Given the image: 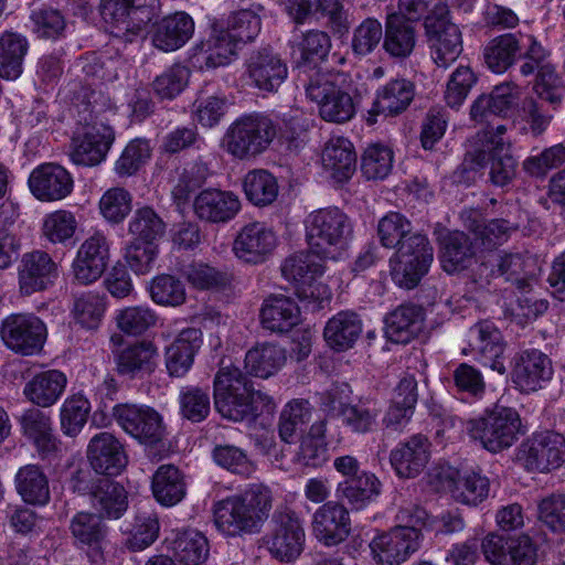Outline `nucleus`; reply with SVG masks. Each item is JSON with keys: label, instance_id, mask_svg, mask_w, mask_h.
I'll list each match as a JSON object with an SVG mask.
<instances>
[{"label": "nucleus", "instance_id": "1", "mask_svg": "<svg viewBox=\"0 0 565 565\" xmlns=\"http://www.w3.org/2000/svg\"><path fill=\"white\" fill-rule=\"evenodd\" d=\"M214 407L222 417L233 420H254L274 408L266 393L255 390L252 380L239 367L222 365L213 381Z\"/></svg>", "mask_w": 565, "mask_h": 565}, {"label": "nucleus", "instance_id": "2", "mask_svg": "<svg viewBox=\"0 0 565 565\" xmlns=\"http://www.w3.org/2000/svg\"><path fill=\"white\" fill-rule=\"evenodd\" d=\"M271 505L270 489L263 483H254L214 504V524L221 533L230 537L254 534L259 532L268 519Z\"/></svg>", "mask_w": 565, "mask_h": 565}, {"label": "nucleus", "instance_id": "3", "mask_svg": "<svg viewBox=\"0 0 565 565\" xmlns=\"http://www.w3.org/2000/svg\"><path fill=\"white\" fill-rule=\"evenodd\" d=\"M427 518L426 510L417 505L399 509L397 519L405 524L394 526L371 541L374 561L382 565L406 562L420 546L422 532L418 526L425 525Z\"/></svg>", "mask_w": 565, "mask_h": 565}, {"label": "nucleus", "instance_id": "4", "mask_svg": "<svg viewBox=\"0 0 565 565\" xmlns=\"http://www.w3.org/2000/svg\"><path fill=\"white\" fill-rule=\"evenodd\" d=\"M352 233L350 217L338 207L316 210L306 220L309 248L320 259H335Z\"/></svg>", "mask_w": 565, "mask_h": 565}, {"label": "nucleus", "instance_id": "5", "mask_svg": "<svg viewBox=\"0 0 565 565\" xmlns=\"http://www.w3.org/2000/svg\"><path fill=\"white\" fill-rule=\"evenodd\" d=\"M276 134V126L268 117L258 114L246 115L228 126L222 139V147L238 160H252L269 148Z\"/></svg>", "mask_w": 565, "mask_h": 565}, {"label": "nucleus", "instance_id": "6", "mask_svg": "<svg viewBox=\"0 0 565 565\" xmlns=\"http://www.w3.org/2000/svg\"><path fill=\"white\" fill-rule=\"evenodd\" d=\"M521 418L511 407L495 405L482 416L470 419L467 424L469 436L492 454L512 447L519 437Z\"/></svg>", "mask_w": 565, "mask_h": 565}, {"label": "nucleus", "instance_id": "7", "mask_svg": "<svg viewBox=\"0 0 565 565\" xmlns=\"http://www.w3.org/2000/svg\"><path fill=\"white\" fill-rule=\"evenodd\" d=\"M396 248L390 259L392 278L399 287L413 289L427 274L434 249L428 238L419 233H411Z\"/></svg>", "mask_w": 565, "mask_h": 565}, {"label": "nucleus", "instance_id": "8", "mask_svg": "<svg viewBox=\"0 0 565 565\" xmlns=\"http://www.w3.org/2000/svg\"><path fill=\"white\" fill-rule=\"evenodd\" d=\"M425 35L434 62L447 68L462 52L461 32L449 19L448 6L437 2L424 20Z\"/></svg>", "mask_w": 565, "mask_h": 565}, {"label": "nucleus", "instance_id": "9", "mask_svg": "<svg viewBox=\"0 0 565 565\" xmlns=\"http://www.w3.org/2000/svg\"><path fill=\"white\" fill-rule=\"evenodd\" d=\"M305 89L307 96L319 105L323 120L343 124L355 115L353 97L334 83L331 74L315 72L305 84Z\"/></svg>", "mask_w": 565, "mask_h": 565}, {"label": "nucleus", "instance_id": "10", "mask_svg": "<svg viewBox=\"0 0 565 565\" xmlns=\"http://www.w3.org/2000/svg\"><path fill=\"white\" fill-rule=\"evenodd\" d=\"M275 527L266 543L273 557L280 562H292L302 552L305 530L297 513L287 505L277 508L273 515Z\"/></svg>", "mask_w": 565, "mask_h": 565}, {"label": "nucleus", "instance_id": "11", "mask_svg": "<svg viewBox=\"0 0 565 565\" xmlns=\"http://www.w3.org/2000/svg\"><path fill=\"white\" fill-rule=\"evenodd\" d=\"M113 417L125 433L141 444L153 446L164 436L162 416L148 405L117 404L113 407Z\"/></svg>", "mask_w": 565, "mask_h": 565}, {"label": "nucleus", "instance_id": "12", "mask_svg": "<svg viewBox=\"0 0 565 565\" xmlns=\"http://www.w3.org/2000/svg\"><path fill=\"white\" fill-rule=\"evenodd\" d=\"M527 471L548 472L565 462V437L555 431L534 435L519 451Z\"/></svg>", "mask_w": 565, "mask_h": 565}, {"label": "nucleus", "instance_id": "13", "mask_svg": "<svg viewBox=\"0 0 565 565\" xmlns=\"http://www.w3.org/2000/svg\"><path fill=\"white\" fill-rule=\"evenodd\" d=\"M0 333L9 349L30 355L42 349L46 339V327L34 315L19 313L3 320Z\"/></svg>", "mask_w": 565, "mask_h": 565}, {"label": "nucleus", "instance_id": "14", "mask_svg": "<svg viewBox=\"0 0 565 565\" xmlns=\"http://www.w3.org/2000/svg\"><path fill=\"white\" fill-rule=\"evenodd\" d=\"M250 84L265 93H275L288 76L287 64L269 47L253 51L245 61Z\"/></svg>", "mask_w": 565, "mask_h": 565}, {"label": "nucleus", "instance_id": "15", "mask_svg": "<svg viewBox=\"0 0 565 565\" xmlns=\"http://www.w3.org/2000/svg\"><path fill=\"white\" fill-rule=\"evenodd\" d=\"M114 140V129L102 121H95L82 135L72 139L71 159L78 166H98L106 159Z\"/></svg>", "mask_w": 565, "mask_h": 565}, {"label": "nucleus", "instance_id": "16", "mask_svg": "<svg viewBox=\"0 0 565 565\" xmlns=\"http://www.w3.org/2000/svg\"><path fill=\"white\" fill-rule=\"evenodd\" d=\"M211 29L209 39L195 46L194 55L201 67L207 70L228 65L236 58L241 46L232 33L225 30L223 21H213Z\"/></svg>", "mask_w": 565, "mask_h": 565}, {"label": "nucleus", "instance_id": "17", "mask_svg": "<svg viewBox=\"0 0 565 565\" xmlns=\"http://www.w3.org/2000/svg\"><path fill=\"white\" fill-rule=\"evenodd\" d=\"M109 246L105 235L95 233L86 238L77 250L72 269L74 279L89 285L99 279L107 267Z\"/></svg>", "mask_w": 565, "mask_h": 565}, {"label": "nucleus", "instance_id": "18", "mask_svg": "<svg viewBox=\"0 0 565 565\" xmlns=\"http://www.w3.org/2000/svg\"><path fill=\"white\" fill-rule=\"evenodd\" d=\"M277 237L264 223L245 225L236 235L233 250L237 258L249 264L263 263L274 250Z\"/></svg>", "mask_w": 565, "mask_h": 565}, {"label": "nucleus", "instance_id": "19", "mask_svg": "<svg viewBox=\"0 0 565 565\" xmlns=\"http://www.w3.org/2000/svg\"><path fill=\"white\" fill-rule=\"evenodd\" d=\"M350 531L349 511L340 502L329 501L313 513L312 532L324 545L331 546L343 542Z\"/></svg>", "mask_w": 565, "mask_h": 565}, {"label": "nucleus", "instance_id": "20", "mask_svg": "<svg viewBox=\"0 0 565 565\" xmlns=\"http://www.w3.org/2000/svg\"><path fill=\"white\" fill-rule=\"evenodd\" d=\"M437 477L444 490L449 491L452 498L467 505H478L488 498L490 491L489 479L476 473L460 472L451 467L443 468Z\"/></svg>", "mask_w": 565, "mask_h": 565}, {"label": "nucleus", "instance_id": "21", "mask_svg": "<svg viewBox=\"0 0 565 565\" xmlns=\"http://www.w3.org/2000/svg\"><path fill=\"white\" fill-rule=\"evenodd\" d=\"M87 458L93 470L99 475H118L127 465L124 445L108 431L96 434L90 439Z\"/></svg>", "mask_w": 565, "mask_h": 565}, {"label": "nucleus", "instance_id": "22", "mask_svg": "<svg viewBox=\"0 0 565 565\" xmlns=\"http://www.w3.org/2000/svg\"><path fill=\"white\" fill-rule=\"evenodd\" d=\"M32 194L43 202L66 198L73 189L68 171L55 163H46L34 169L29 178Z\"/></svg>", "mask_w": 565, "mask_h": 565}, {"label": "nucleus", "instance_id": "23", "mask_svg": "<svg viewBox=\"0 0 565 565\" xmlns=\"http://www.w3.org/2000/svg\"><path fill=\"white\" fill-rule=\"evenodd\" d=\"M553 374L547 355L539 350H525L515 358L512 380L525 393L535 392L550 381Z\"/></svg>", "mask_w": 565, "mask_h": 565}, {"label": "nucleus", "instance_id": "24", "mask_svg": "<svg viewBox=\"0 0 565 565\" xmlns=\"http://www.w3.org/2000/svg\"><path fill=\"white\" fill-rule=\"evenodd\" d=\"M415 96V85L406 78H395L382 86L369 110L367 122H376L377 115L397 116L405 111Z\"/></svg>", "mask_w": 565, "mask_h": 565}, {"label": "nucleus", "instance_id": "25", "mask_svg": "<svg viewBox=\"0 0 565 565\" xmlns=\"http://www.w3.org/2000/svg\"><path fill=\"white\" fill-rule=\"evenodd\" d=\"M195 215L210 223H226L241 210V201L231 191L206 189L201 191L193 203Z\"/></svg>", "mask_w": 565, "mask_h": 565}, {"label": "nucleus", "instance_id": "26", "mask_svg": "<svg viewBox=\"0 0 565 565\" xmlns=\"http://www.w3.org/2000/svg\"><path fill=\"white\" fill-rule=\"evenodd\" d=\"M430 443L422 434L412 436L391 451L390 461L401 478H415L429 460Z\"/></svg>", "mask_w": 565, "mask_h": 565}, {"label": "nucleus", "instance_id": "27", "mask_svg": "<svg viewBox=\"0 0 565 565\" xmlns=\"http://www.w3.org/2000/svg\"><path fill=\"white\" fill-rule=\"evenodd\" d=\"M470 333L471 345L479 352L481 363L499 374H504V343L499 329L490 321H481L470 329Z\"/></svg>", "mask_w": 565, "mask_h": 565}, {"label": "nucleus", "instance_id": "28", "mask_svg": "<svg viewBox=\"0 0 565 565\" xmlns=\"http://www.w3.org/2000/svg\"><path fill=\"white\" fill-rule=\"evenodd\" d=\"M56 265L51 256L41 250H34L23 256L19 270L20 289L25 295L44 290L55 276Z\"/></svg>", "mask_w": 565, "mask_h": 565}, {"label": "nucleus", "instance_id": "29", "mask_svg": "<svg viewBox=\"0 0 565 565\" xmlns=\"http://www.w3.org/2000/svg\"><path fill=\"white\" fill-rule=\"evenodd\" d=\"M281 3L298 23L310 13L312 7H316L328 18V24L333 33L343 35L350 29L349 13L341 0H281Z\"/></svg>", "mask_w": 565, "mask_h": 565}, {"label": "nucleus", "instance_id": "30", "mask_svg": "<svg viewBox=\"0 0 565 565\" xmlns=\"http://www.w3.org/2000/svg\"><path fill=\"white\" fill-rule=\"evenodd\" d=\"M519 97V89L512 83H502L493 87L491 93L478 96L470 107L471 120L482 124L492 117L504 115Z\"/></svg>", "mask_w": 565, "mask_h": 565}, {"label": "nucleus", "instance_id": "31", "mask_svg": "<svg viewBox=\"0 0 565 565\" xmlns=\"http://www.w3.org/2000/svg\"><path fill=\"white\" fill-rule=\"evenodd\" d=\"M89 502L94 512L102 519L118 520L128 509V493L119 482L100 478Z\"/></svg>", "mask_w": 565, "mask_h": 565}, {"label": "nucleus", "instance_id": "32", "mask_svg": "<svg viewBox=\"0 0 565 565\" xmlns=\"http://www.w3.org/2000/svg\"><path fill=\"white\" fill-rule=\"evenodd\" d=\"M193 32L194 22L192 18L184 12H178L163 18L156 24L152 43L164 52L175 51L189 41Z\"/></svg>", "mask_w": 565, "mask_h": 565}, {"label": "nucleus", "instance_id": "33", "mask_svg": "<svg viewBox=\"0 0 565 565\" xmlns=\"http://www.w3.org/2000/svg\"><path fill=\"white\" fill-rule=\"evenodd\" d=\"M70 531L76 545L100 553L108 537V526L95 512H77L70 521Z\"/></svg>", "mask_w": 565, "mask_h": 565}, {"label": "nucleus", "instance_id": "34", "mask_svg": "<svg viewBox=\"0 0 565 565\" xmlns=\"http://www.w3.org/2000/svg\"><path fill=\"white\" fill-rule=\"evenodd\" d=\"M494 266L499 276L511 281L518 289L525 291L535 280L539 266L536 259L527 254L503 253L494 256Z\"/></svg>", "mask_w": 565, "mask_h": 565}, {"label": "nucleus", "instance_id": "35", "mask_svg": "<svg viewBox=\"0 0 565 565\" xmlns=\"http://www.w3.org/2000/svg\"><path fill=\"white\" fill-rule=\"evenodd\" d=\"M440 263L445 271L454 274L468 268L476 249L471 238L463 232H447L440 236Z\"/></svg>", "mask_w": 565, "mask_h": 565}, {"label": "nucleus", "instance_id": "36", "mask_svg": "<svg viewBox=\"0 0 565 565\" xmlns=\"http://www.w3.org/2000/svg\"><path fill=\"white\" fill-rule=\"evenodd\" d=\"M422 308L415 305H401L385 317V334L391 342L408 343L423 328Z\"/></svg>", "mask_w": 565, "mask_h": 565}, {"label": "nucleus", "instance_id": "37", "mask_svg": "<svg viewBox=\"0 0 565 565\" xmlns=\"http://www.w3.org/2000/svg\"><path fill=\"white\" fill-rule=\"evenodd\" d=\"M262 324L273 332H288L300 320L296 301L284 295L269 296L260 311Z\"/></svg>", "mask_w": 565, "mask_h": 565}, {"label": "nucleus", "instance_id": "38", "mask_svg": "<svg viewBox=\"0 0 565 565\" xmlns=\"http://www.w3.org/2000/svg\"><path fill=\"white\" fill-rule=\"evenodd\" d=\"M201 335L198 329H185L167 348L166 366L171 376H183L190 370L202 343Z\"/></svg>", "mask_w": 565, "mask_h": 565}, {"label": "nucleus", "instance_id": "39", "mask_svg": "<svg viewBox=\"0 0 565 565\" xmlns=\"http://www.w3.org/2000/svg\"><path fill=\"white\" fill-rule=\"evenodd\" d=\"M383 39V47L391 56L407 57L416 44L415 26L403 14L390 13L386 17Z\"/></svg>", "mask_w": 565, "mask_h": 565}, {"label": "nucleus", "instance_id": "40", "mask_svg": "<svg viewBox=\"0 0 565 565\" xmlns=\"http://www.w3.org/2000/svg\"><path fill=\"white\" fill-rule=\"evenodd\" d=\"M157 349L149 341L136 342L116 354L117 372L128 377H142L156 366Z\"/></svg>", "mask_w": 565, "mask_h": 565}, {"label": "nucleus", "instance_id": "41", "mask_svg": "<svg viewBox=\"0 0 565 565\" xmlns=\"http://www.w3.org/2000/svg\"><path fill=\"white\" fill-rule=\"evenodd\" d=\"M322 164L338 182L349 180L356 168L352 143L342 137L330 139L321 154Z\"/></svg>", "mask_w": 565, "mask_h": 565}, {"label": "nucleus", "instance_id": "42", "mask_svg": "<svg viewBox=\"0 0 565 565\" xmlns=\"http://www.w3.org/2000/svg\"><path fill=\"white\" fill-rule=\"evenodd\" d=\"M29 51L28 39L17 32L6 31L0 35V77L15 81L23 73V63Z\"/></svg>", "mask_w": 565, "mask_h": 565}, {"label": "nucleus", "instance_id": "43", "mask_svg": "<svg viewBox=\"0 0 565 565\" xmlns=\"http://www.w3.org/2000/svg\"><path fill=\"white\" fill-rule=\"evenodd\" d=\"M66 383L67 379L61 371L41 372L26 383L24 394L34 405L50 407L58 401Z\"/></svg>", "mask_w": 565, "mask_h": 565}, {"label": "nucleus", "instance_id": "44", "mask_svg": "<svg viewBox=\"0 0 565 565\" xmlns=\"http://www.w3.org/2000/svg\"><path fill=\"white\" fill-rule=\"evenodd\" d=\"M151 489L154 499L164 507L178 504L186 493L184 477L173 465H162L157 469Z\"/></svg>", "mask_w": 565, "mask_h": 565}, {"label": "nucleus", "instance_id": "45", "mask_svg": "<svg viewBox=\"0 0 565 565\" xmlns=\"http://www.w3.org/2000/svg\"><path fill=\"white\" fill-rule=\"evenodd\" d=\"M14 483L24 502L44 505L50 501L49 479L40 466L29 463L19 468Z\"/></svg>", "mask_w": 565, "mask_h": 565}, {"label": "nucleus", "instance_id": "46", "mask_svg": "<svg viewBox=\"0 0 565 565\" xmlns=\"http://www.w3.org/2000/svg\"><path fill=\"white\" fill-rule=\"evenodd\" d=\"M381 482L375 475L363 472L354 478L344 479L337 486V497L352 509L360 510L380 494Z\"/></svg>", "mask_w": 565, "mask_h": 565}, {"label": "nucleus", "instance_id": "47", "mask_svg": "<svg viewBox=\"0 0 565 565\" xmlns=\"http://www.w3.org/2000/svg\"><path fill=\"white\" fill-rule=\"evenodd\" d=\"M100 13L103 19L113 23L126 41L131 42L135 36L143 33L147 25H138L135 17L132 0H102Z\"/></svg>", "mask_w": 565, "mask_h": 565}, {"label": "nucleus", "instance_id": "48", "mask_svg": "<svg viewBox=\"0 0 565 565\" xmlns=\"http://www.w3.org/2000/svg\"><path fill=\"white\" fill-rule=\"evenodd\" d=\"M362 332V322L356 313L342 311L332 317L323 331L327 343L337 351L351 348Z\"/></svg>", "mask_w": 565, "mask_h": 565}, {"label": "nucleus", "instance_id": "49", "mask_svg": "<svg viewBox=\"0 0 565 565\" xmlns=\"http://www.w3.org/2000/svg\"><path fill=\"white\" fill-rule=\"evenodd\" d=\"M339 414L342 424L351 433L364 435L377 429L381 408L376 402L359 401L354 404H342Z\"/></svg>", "mask_w": 565, "mask_h": 565}, {"label": "nucleus", "instance_id": "50", "mask_svg": "<svg viewBox=\"0 0 565 565\" xmlns=\"http://www.w3.org/2000/svg\"><path fill=\"white\" fill-rule=\"evenodd\" d=\"M285 362L286 351L275 343L257 344L245 355V367L248 373L262 379L274 375Z\"/></svg>", "mask_w": 565, "mask_h": 565}, {"label": "nucleus", "instance_id": "51", "mask_svg": "<svg viewBox=\"0 0 565 565\" xmlns=\"http://www.w3.org/2000/svg\"><path fill=\"white\" fill-rule=\"evenodd\" d=\"M20 424L23 434L33 440L41 454H50L56 450L52 423L45 413L38 408H30L21 415Z\"/></svg>", "mask_w": 565, "mask_h": 565}, {"label": "nucleus", "instance_id": "52", "mask_svg": "<svg viewBox=\"0 0 565 565\" xmlns=\"http://www.w3.org/2000/svg\"><path fill=\"white\" fill-rule=\"evenodd\" d=\"M174 557L184 565H200L209 556L207 539L195 530L178 532L171 542Z\"/></svg>", "mask_w": 565, "mask_h": 565}, {"label": "nucleus", "instance_id": "53", "mask_svg": "<svg viewBox=\"0 0 565 565\" xmlns=\"http://www.w3.org/2000/svg\"><path fill=\"white\" fill-rule=\"evenodd\" d=\"M521 42L513 33L492 39L484 47V62L494 73L505 72L521 51Z\"/></svg>", "mask_w": 565, "mask_h": 565}, {"label": "nucleus", "instance_id": "54", "mask_svg": "<svg viewBox=\"0 0 565 565\" xmlns=\"http://www.w3.org/2000/svg\"><path fill=\"white\" fill-rule=\"evenodd\" d=\"M243 188L247 200L257 206H267L275 202L279 189L276 178L262 169L248 172Z\"/></svg>", "mask_w": 565, "mask_h": 565}, {"label": "nucleus", "instance_id": "55", "mask_svg": "<svg viewBox=\"0 0 565 565\" xmlns=\"http://www.w3.org/2000/svg\"><path fill=\"white\" fill-rule=\"evenodd\" d=\"M297 65L316 60H324L331 49L329 35L319 30H310L295 39L291 45Z\"/></svg>", "mask_w": 565, "mask_h": 565}, {"label": "nucleus", "instance_id": "56", "mask_svg": "<svg viewBox=\"0 0 565 565\" xmlns=\"http://www.w3.org/2000/svg\"><path fill=\"white\" fill-rule=\"evenodd\" d=\"M311 418V408L308 401L295 399L288 403L282 409L278 433L282 441L291 444L296 440L298 433L303 429Z\"/></svg>", "mask_w": 565, "mask_h": 565}, {"label": "nucleus", "instance_id": "57", "mask_svg": "<svg viewBox=\"0 0 565 565\" xmlns=\"http://www.w3.org/2000/svg\"><path fill=\"white\" fill-rule=\"evenodd\" d=\"M315 256L311 250L290 255L281 265L282 276L295 284H310L323 274V266L316 262Z\"/></svg>", "mask_w": 565, "mask_h": 565}, {"label": "nucleus", "instance_id": "58", "mask_svg": "<svg viewBox=\"0 0 565 565\" xmlns=\"http://www.w3.org/2000/svg\"><path fill=\"white\" fill-rule=\"evenodd\" d=\"M128 232L134 241L153 243L166 233V223L150 206H142L135 211Z\"/></svg>", "mask_w": 565, "mask_h": 565}, {"label": "nucleus", "instance_id": "59", "mask_svg": "<svg viewBox=\"0 0 565 565\" xmlns=\"http://www.w3.org/2000/svg\"><path fill=\"white\" fill-rule=\"evenodd\" d=\"M263 10L262 6H256L233 12L226 20H222L225 30H228L241 44L253 41L262 29L259 12Z\"/></svg>", "mask_w": 565, "mask_h": 565}, {"label": "nucleus", "instance_id": "60", "mask_svg": "<svg viewBox=\"0 0 565 565\" xmlns=\"http://www.w3.org/2000/svg\"><path fill=\"white\" fill-rule=\"evenodd\" d=\"M323 424L312 425L310 433L302 437L296 461L299 465L319 468L328 460V448L322 434Z\"/></svg>", "mask_w": 565, "mask_h": 565}, {"label": "nucleus", "instance_id": "61", "mask_svg": "<svg viewBox=\"0 0 565 565\" xmlns=\"http://www.w3.org/2000/svg\"><path fill=\"white\" fill-rule=\"evenodd\" d=\"M159 520L152 512H139L135 516L126 545L132 552L149 547L159 535Z\"/></svg>", "mask_w": 565, "mask_h": 565}, {"label": "nucleus", "instance_id": "62", "mask_svg": "<svg viewBox=\"0 0 565 565\" xmlns=\"http://www.w3.org/2000/svg\"><path fill=\"white\" fill-rule=\"evenodd\" d=\"M32 31L41 39L56 40L64 35L66 20L62 12L51 7H42L31 12Z\"/></svg>", "mask_w": 565, "mask_h": 565}, {"label": "nucleus", "instance_id": "63", "mask_svg": "<svg viewBox=\"0 0 565 565\" xmlns=\"http://www.w3.org/2000/svg\"><path fill=\"white\" fill-rule=\"evenodd\" d=\"M150 296L156 303L171 307L182 305L186 298L184 284L168 274L159 275L152 279Z\"/></svg>", "mask_w": 565, "mask_h": 565}, {"label": "nucleus", "instance_id": "64", "mask_svg": "<svg viewBox=\"0 0 565 565\" xmlns=\"http://www.w3.org/2000/svg\"><path fill=\"white\" fill-rule=\"evenodd\" d=\"M132 209V195L124 188L108 189L99 200L100 214L110 223L122 222Z\"/></svg>", "mask_w": 565, "mask_h": 565}]
</instances>
